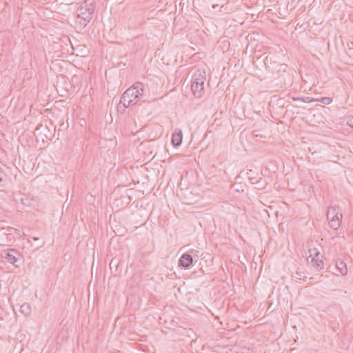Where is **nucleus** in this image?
I'll return each mask as SVG.
<instances>
[{"label":"nucleus","instance_id":"nucleus-1","mask_svg":"<svg viewBox=\"0 0 353 353\" xmlns=\"http://www.w3.org/2000/svg\"><path fill=\"white\" fill-rule=\"evenodd\" d=\"M143 93V83L137 82L123 93L117 109L120 110L123 108V110L124 111L125 108L134 105L137 103L139 97L141 96Z\"/></svg>","mask_w":353,"mask_h":353},{"label":"nucleus","instance_id":"nucleus-2","mask_svg":"<svg viewBox=\"0 0 353 353\" xmlns=\"http://www.w3.org/2000/svg\"><path fill=\"white\" fill-rule=\"evenodd\" d=\"M94 10V0H85L77 10L76 22L85 28L92 20Z\"/></svg>","mask_w":353,"mask_h":353},{"label":"nucleus","instance_id":"nucleus-3","mask_svg":"<svg viewBox=\"0 0 353 353\" xmlns=\"http://www.w3.org/2000/svg\"><path fill=\"white\" fill-rule=\"evenodd\" d=\"M205 81V74L203 72H198L195 73L192 79L191 89L194 96L199 99L204 94V83Z\"/></svg>","mask_w":353,"mask_h":353},{"label":"nucleus","instance_id":"nucleus-4","mask_svg":"<svg viewBox=\"0 0 353 353\" xmlns=\"http://www.w3.org/2000/svg\"><path fill=\"white\" fill-rule=\"evenodd\" d=\"M342 216L339 206L334 205L328 208L327 219L329 221L330 226L332 229L337 230L340 227V220Z\"/></svg>","mask_w":353,"mask_h":353},{"label":"nucleus","instance_id":"nucleus-5","mask_svg":"<svg viewBox=\"0 0 353 353\" xmlns=\"http://www.w3.org/2000/svg\"><path fill=\"white\" fill-rule=\"evenodd\" d=\"M193 265V257L189 253H184L179 260V266L185 270L190 268Z\"/></svg>","mask_w":353,"mask_h":353},{"label":"nucleus","instance_id":"nucleus-6","mask_svg":"<svg viewBox=\"0 0 353 353\" xmlns=\"http://www.w3.org/2000/svg\"><path fill=\"white\" fill-rule=\"evenodd\" d=\"M19 256V254L16 250L11 249L5 252L3 258L7 260L8 262L14 264L18 261Z\"/></svg>","mask_w":353,"mask_h":353},{"label":"nucleus","instance_id":"nucleus-7","mask_svg":"<svg viewBox=\"0 0 353 353\" xmlns=\"http://www.w3.org/2000/svg\"><path fill=\"white\" fill-rule=\"evenodd\" d=\"M313 254L315 255L314 257L312 258V261L313 262V266L318 270H321L323 268V261L319 259V252L316 251L315 249L313 250Z\"/></svg>","mask_w":353,"mask_h":353},{"label":"nucleus","instance_id":"nucleus-8","mask_svg":"<svg viewBox=\"0 0 353 353\" xmlns=\"http://www.w3.org/2000/svg\"><path fill=\"white\" fill-rule=\"evenodd\" d=\"M183 134L181 131L175 132L172 134V143L174 147H178L181 144Z\"/></svg>","mask_w":353,"mask_h":353},{"label":"nucleus","instance_id":"nucleus-9","mask_svg":"<svg viewBox=\"0 0 353 353\" xmlns=\"http://www.w3.org/2000/svg\"><path fill=\"white\" fill-rule=\"evenodd\" d=\"M336 268L342 275H346L347 272V268L346 263L341 261L338 260L336 261Z\"/></svg>","mask_w":353,"mask_h":353},{"label":"nucleus","instance_id":"nucleus-10","mask_svg":"<svg viewBox=\"0 0 353 353\" xmlns=\"http://www.w3.org/2000/svg\"><path fill=\"white\" fill-rule=\"evenodd\" d=\"M20 312L26 316L31 313V307L28 303H23L21 305Z\"/></svg>","mask_w":353,"mask_h":353},{"label":"nucleus","instance_id":"nucleus-11","mask_svg":"<svg viewBox=\"0 0 353 353\" xmlns=\"http://www.w3.org/2000/svg\"><path fill=\"white\" fill-rule=\"evenodd\" d=\"M316 101L325 105H329L332 101V99L330 97H321L316 99Z\"/></svg>","mask_w":353,"mask_h":353},{"label":"nucleus","instance_id":"nucleus-12","mask_svg":"<svg viewBox=\"0 0 353 353\" xmlns=\"http://www.w3.org/2000/svg\"><path fill=\"white\" fill-rule=\"evenodd\" d=\"M347 124L351 127L353 128V116L349 117L347 121Z\"/></svg>","mask_w":353,"mask_h":353},{"label":"nucleus","instance_id":"nucleus-13","mask_svg":"<svg viewBox=\"0 0 353 353\" xmlns=\"http://www.w3.org/2000/svg\"><path fill=\"white\" fill-rule=\"evenodd\" d=\"M280 69L279 71L282 70L283 72H285L286 69L288 68V65L286 64H281L279 65Z\"/></svg>","mask_w":353,"mask_h":353},{"label":"nucleus","instance_id":"nucleus-14","mask_svg":"<svg viewBox=\"0 0 353 353\" xmlns=\"http://www.w3.org/2000/svg\"><path fill=\"white\" fill-rule=\"evenodd\" d=\"M5 177V174L2 171V170L0 168V182L3 181V179Z\"/></svg>","mask_w":353,"mask_h":353},{"label":"nucleus","instance_id":"nucleus-15","mask_svg":"<svg viewBox=\"0 0 353 353\" xmlns=\"http://www.w3.org/2000/svg\"><path fill=\"white\" fill-rule=\"evenodd\" d=\"M45 112H46V123L47 122L46 118L49 117V114H51V112L49 109H46Z\"/></svg>","mask_w":353,"mask_h":353},{"label":"nucleus","instance_id":"nucleus-16","mask_svg":"<svg viewBox=\"0 0 353 353\" xmlns=\"http://www.w3.org/2000/svg\"><path fill=\"white\" fill-rule=\"evenodd\" d=\"M249 178H250L252 183H256L258 182V181L255 178L250 177V176H249Z\"/></svg>","mask_w":353,"mask_h":353},{"label":"nucleus","instance_id":"nucleus-17","mask_svg":"<svg viewBox=\"0 0 353 353\" xmlns=\"http://www.w3.org/2000/svg\"><path fill=\"white\" fill-rule=\"evenodd\" d=\"M50 124H51V128L52 130L55 131V129H56V126H54L53 124H52V120L50 119Z\"/></svg>","mask_w":353,"mask_h":353},{"label":"nucleus","instance_id":"nucleus-18","mask_svg":"<svg viewBox=\"0 0 353 353\" xmlns=\"http://www.w3.org/2000/svg\"><path fill=\"white\" fill-rule=\"evenodd\" d=\"M52 21L50 20L46 19V26H49Z\"/></svg>","mask_w":353,"mask_h":353},{"label":"nucleus","instance_id":"nucleus-19","mask_svg":"<svg viewBox=\"0 0 353 353\" xmlns=\"http://www.w3.org/2000/svg\"><path fill=\"white\" fill-rule=\"evenodd\" d=\"M292 99H293L294 101H300V100H303V99H301V98H299V97H297V98L293 97V98H292Z\"/></svg>","mask_w":353,"mask_h":353},{"label":"nucleus","instance_id":"nucleus-20","mask_svg":"<svg viewBox=\"0 0 353 353\" xmlns=\"http://www.w3.org/2000/svg\"><path fill=\"white\" fill-rule=\"evenodd\" d=\"M46 128H47L48 130V131L51 130L50 128L48 125H47L46 124Z\"/></svg>","mask_w":353,"mask_h":353},{"label":"nucleus","instance_id":"nucleus-21","mask_svg":"<svg viewBox=\"0 0 353 353\" xmlns=\"http://www.w3.org/2000/svg\"><path fill=\"white\" fill-rule=\"evenodd\" d=\"M32 239L34 241H37V240H39V238L32 237Z\"/></svg>","mask_w":353,"mask_h":353},{"label":"nucleus","instance_id":"nucleus-22","mask_svg":"<svg viewBox=\"0 0 353 353\" xmlns=\"http://www.w3.org/2000/svg\"><path fill=\"white\" fill-rule=\"evenodd\" d=\"M296 274L299 275V276H301V274H299V273H298V272H296ZM296 278L301 279V277H296Z\"/></svg>","mask_w":353,"mask_h":353},{"label":"nucleus","instance_id":"nucleus-23","mask_svg":"<svg viewBox=\"0 0 353 353\" xmlns=\"http://www.w3.org/2000/svg\"><path fill=\"white\" fill-rule=\"evenodd\" d=\"M39 130V127H37V128H36L35 134H36V133H37V132H38Z\"/></svg>","mask_w":353,"mask_h":353},{"label":"nucleus","instance_id":"nucleus-24","mask_svg":"<svg viewBox=\"0 0 353 353\" xmlns=\"http://www.w3.org/2000/svg\"><path fill=\"white\" fill-rule=\"evenodd\" d=\"M250 172H252V170H250L249 172H248V174L250 175Z\"/></svg>","mask_w":353,"mask_h":353}]
</instances>
